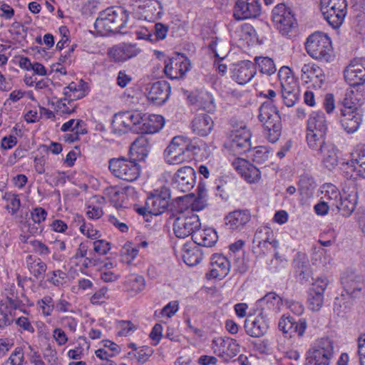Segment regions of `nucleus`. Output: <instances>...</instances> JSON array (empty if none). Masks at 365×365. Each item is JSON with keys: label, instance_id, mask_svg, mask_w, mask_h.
Listing matches in <instances>:
<instances>
[{"label": "nucleus", "instance_id": "f257e3e1", "mask_svg": "<svg viewBox=\"0 0 365 365\" xmlns=\"http://www.w3.org/2000/svg\"><path fill=\"white\" fill-rule=\"evenodd\" d=\"M197 195L191 192L184 195V237L197 235L200 231L201 223L198 215L192 211L203 210L207 205V193L205 184L201 182L197 187Z\"/></svg>", "mask_w": 365, "mask_h": 365}, {"label": "nucleus", "instance_id": "f03ea898", "mask_svg": "<svg viewBox=\"0 0 365 365\" xmlns=\"http://www.w3.org/2000/svg\"><path fill=\"white\" fill-rule=\"evenodd\" d=\"M131 12L122 6H113L100 12L94 27L101 36L110 33L124 34L128 27Z\"/></svg>", "mask_w": 365, "mask_h": 365}, {"label": "nucleus", "instance_id": "7ed1b4c3", "mask_svg": "<svg viewBox=\"0 0 365 365\" xmlns=\"http://www.w3.org/2000/svg\"><path fill=\"white\" fill-rule=\"evenodd\" d=\"M259 120L262 123L267 140L277 142L282 133V120L277 107L270 101L264 102L259 109Z\"/></svg>", "mask_w": 365, "mask_h": 365}, {"label": "nucleus", "instance_id": "20e7f679", "mask_svg": "<svg viewBox=\"0 0 365 365\" xmlns=\"http://www.w3.org/2000/svg\"><path fill=\"white\" fill-rule=\"evenodd\" d=\"M307 53L313 58L329 62L332 58V46L330 38L323 32L309 35L305 43Z\"/></svg>", "mask_w": 365, "mask_h": 365}, {"label": "nucleus", "instance_id": "39448f33", "mask_svg": "<svg viewBox=\"0 0 365 365\" xmlns=\"http://www.w3.org/2000/svg\"><path fill=\"white\" fill-rule=\"evenodd\" d=\"M333 355V341L328 337L321 338L308 350L307 365H329Z\"/></svg>", "mask_w": 365, "mask_h": 365}, {"label": "nucleus", "instance_id": "423d86ee", "mask_svg": "<svg viewBox=\"0 0 365 365\" xmlns=\"http://www.w3.org/2000/svg\"><path fill=\"white\" fill-rule=\"evenodd\" d=\"M320 9L328 24L338 29L347 13L346 0H320Z\"/></svg>", "mask_w": 365, "mask_h": 365}, {"label": "nucleus", "instance_id": "0eeeda50", "mask_svg": "<svg viewBox=\"0 0 365 365\" xmlns=\"http://www.w3.org/2000/svg\"><path fill=\"white\" fill-rule=\"evenodd\" d=\"M108 168L115 177L128 182L136 180L140 174V165L124 157L111 158Z\"/></svg>", "mask_w": 365, "mask_h": 365}, {"label": "nucleus", "instance_id": "6e6552de", "mask_svg": "<svg viewBox=\"0 0 365 365\" xmlns=\"http://www.w3.org/2000/svg\"><path fill=\"white\" fill-rule=\"evenodd\" d=\"M272 20L284 36H292V31L296 29L297 22L292 9L284 4H278L272 11Z\"/></svg>", "mask_w": 365, "mask_h": 365}, {"label": "nucleus", "instance_id": "1a4fd4ad", "mask_svg": "<svg viewBox=\"0 0 365 365\" xmlns=\"http://www.w3.org/2000/svg\"><path fill=\"white\" fill-rule=\"evenodd\" d=\"M341 282L344 292L340 297L335 298L334 302L335 304L339 303V306H341V302L346 299H350L352 301L365 288L363 277L354 272L344 273L341 277Z\"/></svg>", "mask_w": 365, "mask_h": 365}, {"label": "nucleus", "instance_id": "9d476101", "mask_svg": "<svg viewBox=\"0 0 365 365\" xmlns=\"http://www.w3.org/2000/svg\"><path fill=\"white\" fill-rule=\"evenodd\" d=\"M4 299L1 301V307L11 310H21L27 314L26 306H33L24 292H19L14 284H9L6 286L4 292Z\"/></svg>", "mask_w": 365, "mask_h": 365}, {"label": "nucleus", "instance_id": "9b49d317", "mask_svg": "<svg viewBox=\"0 0 365 365\" xmlns=\"http://www.w3.org/2000/svg\"><path fill=\"white\" fill-rule=\"evenodd\" d=\"M251 133L245 125L240 126V129L232 130L230 140L226 144L230 154L240 155L250 150Z\"/></svg>", "mask_w": 365, "mask_h": 365}, {"label": "nucleus", "instance_id": "f8f14e48", "mask_svg": "<svg viewBox=\"0 0 365 365\" xmlns=\"http://www.w3.org/2000/svg\"><path fill=\"white\" fill-rule=\"evenodd\" d=\"M213 352L225 361H229L240 352V345L230 337H218L212 340Z\"/></svg>", "mask_w": 365, "mask_h": 365}, {"label": "nucleus", "instance_id": "ddd939ff", "mask_svg": "<svg viewBox=\"0 0 365 365\" xmlns=\"http://www.w3.org/2000/svg\"><path fill=\"white\" fill-rule=\"evenodd\" d=\"M346 81L354 88L365 83V58H355L344 71Z\"/></svg>", "mask_w": 365, "mask_h": 365}, {"label": "nucleus", "instance_id": "4468645a", "mask_svg": "<svg viewBox=\"0 0 365 365\" xmlns=\"http://www.w3.org/2000/svg\"><path fill=\"white\" fill-rule=\"evenodd\" d=\"M346 173L352 172L350 178H365V145L359 144L351 153V158L346 163Z\"/></svg>", "mask_w": 365, "mask_h": 365}, {"label": "nucleus", "instance_id": "2eb2a0df", "mask_svg": "<svg viewBox=\"0 0 365 365\" xmlns=\"http://www.w3.org/2000/svg\"><path fill=\"white\" fill-rule=\"evenodd\" d=\"M261 9L259 0H237L233 16L238 21L257 18L261 14Z\"/></svg>", "mask_w": 365, "mask_h": 365}, {"label": "nucleus", "instance_id": "dca6fc26", "mask_svg": "<svg viewBox=\"0 0 365 365\" xmlns=\"http://www.w3.org/2000/svg\"><path fill=\"white\" fill-rule=\"evenodd\" d=\"M146 96L149 101L157 106L165 103L170 93V84L165 81L149 83L145 88Z\"/></svg>", "mask_w": 365, "mask_h": 365}, {"label": "nucleus", "instance_id": "f3484780", "mask_svg": "<svg viewBox=\"0 0 365 365\" xmlns=\"http://www.w3.org/2000/svg\"><path fill=\"white\" fill-rule=\"evenodd\" d=\"M279 330H281L287 337H292L294 334H297L299 337L304 336L307 328V322L304 318H300L295 321L293 317L282 316L278 323Z\"/></svg>", "mask_w": 365, "mask_h": 365}, {"label": "nucleus", "instance_id": "a211bd4d", "mask_svg": "<svg viewBox=\"0 0 365 365\" xmlns=\"http://www.w3.org/2000/svg\"><path fill=\"white\" fill-rule=\"evenodd\" d=\"M232 165L237 173L249 183L257 182L261 178V172L259 168L244 158H235Z\"/></svg>", "mask_w": 365, "mask_h": 365}, {"label": "nucleus", "instance_id": "6ab92c4d", "mask_svg": "<svg viewBox=\"0 0 365 365\" xmlns=\"http://www.w3.org/2000/svg\"><path fill=\"white\" fill-rule=\"evenodd\" d=\"M230 269V262L228 259L222 254L215 253L212 255L210 260V269L205 274L207 279H222L225 277Z\"/></svg>", "mask_w": 365, "mask_h": 365}, {"label": "nucleus", "instance_id": "aec40b11", "mask_svg": "<svg viewBox=\"0 0 365 365\" xmlns=\"http://www.w3.org/2000/svg\"><path fill=\"white\" fill-rule=\"evenodd\" d=\"M363 110L340 108V123L348 133H355L359 128L363 119Z\"/></svg>", "mask_w": 365, "mask_h": 365}, {"label": "nucleus", "instance_id": "412c9836", "mask_svg": "<svg viewBox=\"0 0 365 365\" xmlns=\"http://www.w3.org/2000/svg\"><path fill=\"white\" fill-rule=\"evenodd\" d=\"M140 52V49L136 44L122 43L110 48L108 55L115 62H124L136 56Z\"/></svg>", "mask_w": 365, "mask_h": 365}, {"label": "nucleus", "instance_id": "4be33fe9", "mask_svg": "<svg viewBox=\"0 0 365 365\" xmlns=\"http://www.w3.org/2000/svg\"><path fill=\"white\" fill-rule=\"evenodd\" d=\"M246 333L252 337H260L264 335L269 328L266 315L261 312L257 317H249L245 321Z\"/></svg>", "mask_w": 365, "mask_h": 365}, {"label": "nucleus", "instance_id": "5701e85b", "mask_svg": "<svg viewBox=\"0 0 365 365\" xmlns=\"http://www.w3.org/2000/svg\"><path fill=\"white\" fill-rule=\"evenodd\" d=\"M256 73L254 64L250 61H242L233 66L232 78L237 83L244 85L252 80Z\"/></svg>", "mask_w": 365, "mask_h": 365}, {"label": "nucleus", "instance_id": "b1692460", "mask_svg": "<svg viewBox=\"0 0 365 365\" xmlns=\"http://www.w3.org/2000/svg\"><path fill=\"white\" fill-rule=\"evenodd\" d=\"M365 99V92L360 86L354 88L351 86L347 89L343 100L341 102L342 107L341 108L351 110H362L361 108Z\"/></svg>", "mask_w": 365, "mask_h": 365}, {"label": "nucleus", "instance_id": "393cba45", "mask_svg": "<svg viewBox=\"0 0 365 365\" xmlns=\"http://www.w3.org/2000/svg\"><path fill=\"white\" fill-rule=\"evenodd\" d=\"M164 158L170 165H180L182 163V136L173 138L164 150Z\"/></svg>", "mask_w": 365, "mask_h": 365}, {"label": "nucleus", "instance_id": "a878e982", "mask_svg": "<svg viewBox=\"0 0 365 365\" xmlns=\"http://www.w3.org/2000/svg\"><path fill=\"white\" fill-rule=\"evenodd\" d=\"M170 194L168 190L165 189L161 190L160 193L152 194L147 198L148 208L149 209V214L153 215H159L168 207V198Z\"/></svg>", "mask_w": 365, "mask_h": 365}, {"label": "nucleus", "instance_id": "bb28decb", "mask_svg": "<svg viewBox=\"0 0 365 365\" xmlns=\"http://www.w3.org/2000/svg\"><path fill=\"white\" fill-rule=\"evenodd\" d=\"M317 155L321 157L322 164L326 169L333 170L338 165L339 149L333 143L328 141V143L317 152Z\"/></svg>", "mask_w": 365, "mask_h": 365}, {"label": "nucleus", "instance_id": "cd10ccee", "mask_svg": "<svg viewBox=\"0 0 365 365\" xmlns=\"http://www.w3.org/2000/svg\"><path fill=\"white\" fill-rule=\"evenodd\" d=\"M302 78L306 82L313 81L314 87L321 88L325 76L322 69L314 63L304 64L301 69Z\"/></svg>", "mask_w": 365, "mask_h": 365}, {"label": "nucleus", "instance_id": "c85d7f7f", "mask_svg": "<svg viewBox=\"0 0 365 365\" xmlns=\"http://www.w3.org/2000/svg\"><path fill=\"white\" fill-rule=\"evenodd\" d=\"M203 252L199 243L189 241L184 244V263L188 267L198 264L202 259Z\"/></svg>", "mask_w": 365, "mask_h": 365}, {"label": "nucleus", "instance_id": "c756f323", "mask_svg": "<svg viewBox=\"0 0 365 365\" xmlns=\"http://www.w3.org/2000/svg\"><path fill=\"white\" fill-rule=\"evenodd\" d=\"M251 214L247 210H238L225 217V224L232 230H242L250 222Z\"/></svg>", "mask_w": 365, "mask_h": 365}, {"label": "nucleus", "instance_id": "7c9ffc66", "mask_svg": "<svg viewBox=\"0 0 365 365\" xmlns=\"http://www.w3.org/2000/svg\"><path fill=\"white\" fill-rule=\"evenodd\" d=\"M214 122L212 118L206 113L197 115L191 123V128L193 133L207 136L213 128Z\"/></svg>", "mask_w": 365, "mask_h": 365}, {"label": "nucleus", "instance_id": "2f4dec72", "mask_svg": "<svg viewBox=\"0 0 365 365\" xmlns=\"http://www.w3.org/2000/svg\"><path fill=\"white\" fill-rule=\"evenodd\" d=\"M165 124L164 118L160 115L144 113L140 133L153 134L160 131Z\"/></svg>", "mask_w": 365, "mask_h": 365}, {"label": "nucleus", "instance_id": "473e14b6", "mask_svg": "<svg viewBox=\"0 0 365 365\" xmlns=\"http://www.w3.org/2000/svg\"><path fill=\"white\" fill-rule=\"evenodd\" d=\"M328 123L322 111L312 112L307 120V131L327 133Z\"/></svg>", "mask_w": 365, "mask_h": 365}, {"label": "nucleus", "instance_id": "72a5a7b5", "mask_svg": "<svg viewBox=\"0 0 365 365\" xmlns=\"http://www.w3.org/2000/svg\"><path fill=\"white\" fill-rule=\"evenodd\" d=\"M357 202V193L353 190L349 194L344 193L341 196L338 201V205H335L343 216L349 217L351 215L356 208Z\"/></svg>", "mask_w": 365, "mask_h": 365}, {"label": "nucleus", "instance_id": "f704fd0d", "mask_svg": "<svg viewBox=\"0 0 365 365\" xmlns=\"http://www.w3.org/2000/svg\"><path fill=\"white\" fill-rule=\"evenodd\" d=\"M26 264L30 274L36 279H44L47 269V264L40 258L29 255L26 257Z\"/></svg>", "mask_w": 365, "mask_h": 365}, {"label": "nucleus", "instance_id": "c9c22d12", "mask_svg": "<svg viewBox=\"0 0 365 365\" xmlns=\"http://www.w3.org/2000/svg\"><path fill=\"white\" fill-rule=\"evenodd\" d=\"M180 56L182 57V54L177 53L176 56H173L165 61V74L172 80L182 77V61H180Z\"/></svg>", "mask_w": 365, "mask_h": 365}, {"label": "nucleus", "instance_id": "e433bc0d", "mask_svg": "<svg viewBox=\"0 0 365 365\" xmlns=\"http://www.w3.org/2000/svg\"><path fill=\"white\" fill-rule=\"evenodd\" d=\"M150 141L144 136L141 135L136 138L132 143L130 148V153L132 155H136V157L132 160H143L148 155L150 150Z\"/></svg>", "mask_w": 365, "mask_h": 365}, {"label": "nucleus", "instance_id": "4c0bfd02", "mask_svg": "<svg viewBox=\"0 0 365 365\" xmlns=\"http://www.w3.org/2000/svg\"><path fill=\"white\" fill-rule=\"evenodd\" d=\"M87 85L82 80L79 83L71 82L64 88L63 93L68 98V104L73 103L74 101H77L84 98L87 94Z\"/></svg>", "mask_w": 365, "mask_h": 365}, {"label": "nucleus", "instance_id": "58836bf2", "mask_svg": "<svg viewBox=\"0 0 365 365\" xmlns=\"http://www.w3.org/2000/svg\"><path fill=\"white\" fill-rule=\"evenodd\" d=\"M182 201V196H178L175 198V202L178 204V208L175 211L171 210L169 220H173V230L177 238L181 240L182 238V221L181 220V214L182 213V207L180 202Z\"/></svg>", "mask_w": 365, "mask_h": 365}, {"label": "nucleus", "instance_id": "ea45409f", "mask_svg": "<svg viewBox=\"0 0 365 365\" xmlns=\"http://www.w3.org/2000/svg\"><path fill=\"white\" fill-rule=\"evenodd\" d=\"M112 127L115 133L119 134L126 133L128 131H133L132 124L125 111L119 112L115 114L112 122Z\"/></svg>", "mask_w": 365, "mask_h": 365}, {"label": "nucleus", "instance_id": "a19ab883", "mask_svg": "<svg viewBox=\"0 0 365 365\" xmlns=\"http://www.w3.org/2000/svg\"><path fill=\"white\" fill-rule=\"evenodd\" d=\"M322 199L326 202L329 203L331 208H334L337 205L338 201L341 195L339 190L331 183H325L322 186Z\"/></svg>", "mask_w": 365, "mask_h": 365}, {"label": "nucleus", "instance_id": "79ce46f5", "mask_svg": "<svg viewBox=\"0 0 365 365\" xmlns=\"http://www.w3.org/2000/svg\"><path fill=\"white\" fill-rule=\"evenodd\" d=\"M145 19L155 21L161 18L163 14V7L158 0H148L145 5Z\"/></svg>", "mask_w": 365, "mask_h": 365}, {"label": "nucleus", "instance_id": "37998d69", "mask_svg": "<svg viewBox=\"0 0 365 365\" xmlns=\"http://www.w3.org/2000/svg\"><path fill=\"white\" fill-rule=\"evenodd\" d=\"M326 137L327 133L307 131L306 140L309 148L318 152L328 143Z\"/></svg>", "mask_w": 365, "mask_h": 365}, {"label": "nucleus", "instance_id": "c03bdc74", "mask_svg": "<svg viewBox=\"0 0 365 365\" xmlns=\"http://www.w3.org/2000/svg\"><path fill=\"white\" fill-rule=\"evenodd\" d=\"M299 191L301 195L308 197L312 196L317 184L314 178L308 174H304L300 176L299 180Z\"/></svg>", "mask_w": 365, "mask_h": 365}, {"label": "nucleus", "instance_id": "a18cd8bd", "mask_svg": "<svg viewBox=\"0 0 365 365\" xmlns=\"http://www.w3.org/2000/svg\"><path fill=\"white\" fill-rule=\"evenodd\" d=\"M272 236V231L269 227H261L255 232L252 242L259 248H267Z\"/></svg>", "mask_w": 365, "mask_h": 365}, {"label": "nucleus", "instance_id": "49530a36", "mask_svg": "<svg viewBox=\"0 0 365 365\" xmlns=\"http://www.w3.org/2000/svg\"><path fill=\"white\" fill-rule=\"evenodd\" d=\"M281 93L284 104L287 107H292L299 99V89L298 84L295 86H290V88H288V87L282 88Z\"/></svg>", "mask_w": 365, "mask_h": 365}, {"label": "nucleus", "instance_id": "de8ad7c7", "mask_svg": "<svg viewBox=\"0 0 365 365\" xmlns=\"http://www.w3.org/2000/svg\"><path fill=\"white\" fill-rule=\"evenodd\" d=\"M278 78L280 81L281 88H290V86L297 85V81L294 77L291 69L287 66H282L278 72Z\"/></svg>", "mask_w": 365, "mask_h": 365}, {"label": "nucleus", "instance_id": "09e8293b", "mask_svg": "<svg viewBox=\"0 0 365 365\" xmlns=\"http://www.w3.org/2000/svg\"><path fill=\"white\" fill-rule=\"evenodd\" d=\"M256 65L261 73L271 76L276 72L274 61L269 57L257 56L255 58Z\"/></svg>", "mask_w": 365, "mask_h": 365}, {"label": "nucleus", "instance_id": "8fccbe9b", "mask_svg": "<svg viewBox=\"0 0 365 365\" xmlns=\"http://www.w3.org/2000/svg\"><path fill=\"white\" fill-rule=\"evenodd\" d=\"M307 303L309 309L313 312L319 311L322 307L324 303V293L309 289Z\"/></svg>", "mask_w": 365, "mask_h": 365}, {"label": "nucleus", "instance_id": "3c124183", "mask_svg": "<svg viewBox=\"0 0 365 365\" xmlns=\"http://www.w3.org/2000/svg\"><path fill=\"white\" fill-rule=\"evenodd\" d=\"M45 277L46 282L55 287H61L66 283L67 274L61 269L49 272Z\"/></svg>", "mask_w": 365, "mask_h": 365}, {"label": "nucleus", "instance_id": "603ef678", "mask_svg": "<svg viewBox=\"0 0 365 365\" xmlns=\"http://www.w3.org/2000/svg\"><path fill=\"white\" fill-rule=\"evenodd\" d=\"M197 235H200L202 239V246L206 247H211L215 245L218 239L216 231L211 228L200 230Z\"/></svg>", "mask_w": 365, "mask_h": 365}, {"label": "nucleus", "instance_id": "864d4df0", "mask_svg": "<svg viewBox=\"0 0 365 365\" xmlns=\"http://www.w3.org/2000/svg\"><path fill=\"white\" fill-rule=\"evenodd\" d=\"M195 183V170L190 165H184V192L192 189Z\"/></svg>", "mask_w": 365, "mask_h": 365}, {"label": "nucleus", "instance_id": "5fc2aeb1", "mask_svg": "<svg viewBox=\"0 0 365 365\" xmlns=\"http://www.w3.org/2000/svg\"><path fill=\"white\" fill-rule=\"evenodd\" d=\"M284 299L279 297L274 292L267 293L259 302L261 304H267L269 309H279V305L284 304Z\"/></svg>", "mask_w": 365, "mask_h": 365}, {"label": "nucleus", "instance_id": "6e6d98bb", "mask_svg": "<svg viewBox=\"0 0 365 365\" xmlns=\"http://www.w3.org/2000/svg\"><path fill=\"white\" fill-rule=\"evenodd\" d=\"M37 306L41 310L44 317H48L52 314L54 310V301L51 296L46 295L37 301Z\"/></svg>", "mask_w": 365, "mask_h": 365}, {"label": "nucleus", "instance_id": "4d7b16f0", "mask_svg": "<svg viewBox=\"0 0 365 365\" xmlns=\"http://www.w3.org/2000/svg\"><path fill=\"white\" fill-rule=\"evenodd\" d=\"M125 112L130 119V124H132L133 132L140 133V125L143 121L144 113L138 110H127Z\"/></svg>", "mask_w": 365, "mask_h": 365}, {"label": "nucleus", "instance_id": "13d9d810", "mask_svg": "<svg viewBox=\"0 0 365 365\" xmlns=\"http://www.w3.org/2000/svg\"><path fill=\"white\" fill-rule=\"evenodd\" d=\"M269 150L265 146H258L252 152V160L257 164H263L269 158Z\"/></svg>", "mask_w": 365, "mask_h": 365}, {"label": "nucleus", "instance_id": "bf43d9fd", "mask_svg": "<svg viewBox=\"0 0 365 365\" xmlns=\"http://www.w3.org/2000/svg\"><path fill=\"white\" fill-rule=\"evenodd\" d=\"M126 284L130 290L138 293L145 287V279L142 276L133 275L126 281Z\"/></svg>", "mask_w": 365, "mask_h": 365}, {"label": "nucleus", "instance_id": "052dcab7", "mask_svg": "<svg viewBox=\"0 0 365 365\" xmlns=\"http://www.w3.org/2000/svg\"><path fill=\"white\" fill-rule=\"evenodd\" d=\"M200 151V148L196 142L184 139V157L187 155L190 160H195V156Z\"/></svg>", "mask_w": 365, "mask_h": 365}, {"label": "nucleus", "instance_id": "680f3d73", "mask_svg": "<svg viewBox=\"0 0 365 365\" xmlns=\"http://www.w3.org/2000/svg\"><path fill=\"white\" fill-rule=\"evenodd\" d=\"M29 244L32 246L34 252L41 257L48 256L51 253L49 247L41 241L31 240Z\"/></svg>", "mask_w": 365, "mask_h": 365}, {"label": "nucleus", "instance_id": "e2e57ef3", "mask_svg": "<svg viewBox=\"0 0 365 365\" xmlns=\"http://www.w3.org/2000/svg\"><path fill=\"white\" fill-rule=\"evenodd\" d=\"M47 215V211L41 207H35L31 212L32 221L38 225H40L46 219Z\"/></svg>", "mask_w": 365, "mask_h": 365}, {"label": "nucleus", "instance_id": "0e129e2a", "mask_svg": "<svg viewBox=\"0 0 365 365\" xmlns=\"http://www.w3.org/2000/svg\"><path fill=\"white\" fill-rule=\"evenodd\" d=\"M208 92L205 91L195 90V91L190 92L187 95V101L191 105H197L198 106L200 99H208Z\"/></svg>", "mask_w": 365, "mask_h": 365}, {"label": "nucleus", "instance_id": "69168bd1", "mask_svg": "<svg viewBox=\"0 0 365 365\" xmlns=\"http://www.w3.org/2000/svg\"><path fill=\"white\" fill-rule=\"evenodd\" d=\"M284 304L294 314L300 316L304 313V305L297 301L292 299H284Z\"/></svg>", "mask_w": 365, "mask_h": 365}, {"label": "nucleus", "instance_id": "338daca9", "mask_svg": "<svg viewBox=\"0 0 365 365\" xmlns=\"http://www.w3.org/2000/svg\"><path fill=\"white\" fill-rule=\"evenodd\" d=\"M5 198L10 201V204L6 206L7 209H11V215H14L19 210L21 201L17 194L6 193Z\"/></svg>", "mask_w": 365, "mask_h": 365}, {"label": "nucleus", "instance_id": "774afa93", "mask_svg": "<svg viewBox=\"0 0 365 365\" xmlns=\"http://www.w3.org/2000/svg\"><path fill=\"white\" fill-rule=\"evenodd\" d=\"M108 289L107 287H102L100 289L96 291L91 297L90 300L93 304H101L108 299L107 296Z\"/></svg>", "mask_w": 365, "mask_h": 365}]
</instances>
